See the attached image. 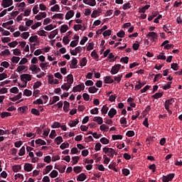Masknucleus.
<instances>
[{"instance_id":"1","label":"nucleus","mask_w":182,"mask_h":182,"mask_svg":"<svg viewBox=\"0 0 182 182\" xmlns=\"http://www.w3.org/2000/svg\"><path fill=\"white\" fill-rule=\"evenodd\" d=\"M102 151H104V153L107 154L108 157H111L112 159L114 157V153H116V151H114V149H113L112 148H109L106 146L103 148Z\"/></svg>"},{"instance_id":"2","label":"nucleus","mask_w":182,"mask_h":182,"mask_svg":"<svg viewBox=\"0 0 182 182\" xmlns=\"http://www.w3.org/2000/svg\"><path fill=\"white\" fill-rule=\"evenodd\" d=\"M21 82H31L32 80V75L23 74L20 76Z\"/></svg>"},{"instance_id":"3","label":"nucleus","mask_w":182,"mask_h":182,"mask_svg":"<svg viewBox=\"0 0 182 182\" xmlns=\"http://www.w3.org/2000/svg\"><path fill=\"white\" fill-rule=\"evenodd\" d=\"M120 68H122V65L115 64L111 69L110 73L111 75H116L119 73V70H120Z\"/></svg>"},{"instance_id":"4","label":"nucleus","mask_w":182,"mask_h":182,"mask_svg":"<svg viewBox=\"0 0 182 182\" xmlns=\"http://www.w3.org/2000/svg\"><path fill=\"white\" fill-rule=\"evenodd\" d=\"M82 90H85V84L80 83L73 88V92L76 93V92H82Z\"/></svg>"},{"instance_id":"5","label":"nucleus","mask_w":182,"mask_h":182,"mask_svg":"<svg viewBox=\"0 0 182 182\" xmlns=\"http://www.w3.org/2000/svg\"><path fill=\"white\" fill-rule=\"evenodd\" d=\"M158 35L156 32H149L146 36V38H151V41L156 42L157 41Z\"/></svg>"},{"instance_id":"6","label":"nucleus","mask_w":182,"mask_h":182,"mask_svg":"<svg viewBox=\"0 0 182 182\" xmlns=\"http://www.w3.org/2000/svg\"><path fill=\"white\" fill-rule=\"evenodd\" d=\"M14 4L13 0H3L1 3V6L4 8H8V6H11Z\"/></svg>"},{"instance_id":"7","label":"nucleus","mask_w":182,"mask_h":182,"mask_svg":"<svg viewBox=\"0 0 182 182\" xmlns=\"http://www.w3.org/2000/svg\"><path fill=\"white\" fill-rule=\"evenodd\" d=\"M116 114H117V110L114 108H111L108 112L109 117H110V119H113Z\"/></svg>"},{"instance_id":"8","label":"nucleus","mask_w":182,"mask_h":182,"mask_svg":"<svg viewBox=\"0 0 182 182\" xmlns=\"http://www.w3.org/2000/svg\"><path fill=\"white\" fill-rule=\"evenodd\" d=\"M26 72L28 70V66L26 65H19L17 67L16 72H18V73H22V71Z\"/></svg>"},{"instance_id":"9","label":"nucleus","mask_w":182,"mask_h":182,"mask_svg":"<svg viewBox=\"0 0 182 182\" xmlns=\"http://www.w3.org/2000/svg\"><path fill=\"white\" fill-rule=\"evenodd\" d=\"M83 3L90 6H96V0H83Z\"/></svg>"},{"instance_id":"10","label":"nucleus","mask_w":182,"mask_h":182,"mask_svg":"<svg viewBox=\"0 0 182 182\" xmlns=\"http://www.w3.org/2000/svg\"><path fill=\"white\" fill-rule=\"evenodd\" d=\"M104 83L106 84H112L114 83V80L112 78V76H106L104 79Z\"/></svg>"},{"instance_id":"11","label":"nucleus","mask_w":182,"mask_h":182,"mask_svg":"<svg viewBox=\"0 0 182 182\" xmlns=\"http://www.w3.org/2000/svg\"><path fill=\"white\" fill-rule=\"evenodd\" d=\"M77 65V59L75 58H73L71 60V65H70V69H76V66Z\"/></svg>"},{"instance_id":"12","label":"nucleus","mask_w":182,"mask_h":182,"mask_svg":"<svg viewBox=\"0 0 182 182\" xmlns=\"http://www.w3.org/2000/svg\"><path fill=\"white\" fill-rule=\"evenodd\" d=\"M24 170L25 171H32L33 170V166L31 164H25L24 165Z\"/></svg>"},{"instance_id":"13","label":"nucleus","mask_w":182,"mask_h":182,"mask_svg":"<svg viewBox=\"0 0 182 182\" xmlns=\"http://www.w3.org/2000/svg\"><path fill=\"white\" fill-rule=\"evenodd\" d=\"M52 168H53V166L52 165H48L46 167V168L43 169V174L45 176V174H48L51 171Z\"/></svg>"},{"instance_id":"14","label":"nucleus","mask_w":182,"mask_h":182,"mask_svg":"<svg viewBox=\"0 0 182 182\" xmlns=\"http://www.w3.org/2000/svg\"><path fill=\"white\" fill-rule=\"evenodd\" d=\"M22 97V92H19L18 95H16L13 97H10L9 100H11V102H16V100H19Z\"/></svg>"},{"instance_id":"15","label":"nucleus","mask_w":182,"mask_h":182,"mask_svg":"<svg viewBox=\"0 0 182 182\" xmlns=\"http://www.w3.org/2000/svg\"><path fill=\"white\" fill-rule=\"evenodd\" d=\"M74 15H75V11H73V10H70L65 14V19L69 20L70 19V18H73Z\"/></svg>"},{"instance_id":"16","label":"nucleus","mask_w":182,"mask_h":182,"mask_svg":"<svg viewBox=\"0 0 182 182\" xmlns=\"http://www.w3.org/2000/svg\"><path fill=\"white\" fill-rule=\"evenodd\" d=\"M70 106V103L68 101L64 102V107H63V110L65 112V113H68L69 112V107Z\"/></svg>"},{"instance_id":"17","label":"nucleus","mask_w":182,"mask_h":182,"mask_svg":"<svg viewBox=\"0 0 182 182\" xmlns=\"http://www.w3.org/2000/svg\"><path fill=\"white\" fill-rule=\"evenodd\" d=\"M93 122H96L97 124H103V118L102 117H95L93 119Z\"/></svg>"},{"instance_id":"18","label":"nucleus","mask_w":182,"mask_h":182,"mask_svg":"<svg viewBox=\"0 0 182 182\" xmlns=\"http://www.w3.org/2000/svg\"><path fill=\"white\" fill-rule=\"evenodd\" d=\"M85 178H86V174L82 173L77 176V181H85Z\"/></svg>"},{"instance_id":"19","label":"nucleus","mask_w":182,"mask_h":182,"mask_svg":"<svg viewBox=\"0 0 182 182\" xmlns=\"http://www.w3.org/2000/svg\"><path fill=\"white\" fill-rule=\"evenodd\" d=\"M77 124H79V119H76L75 121L72 120L68 123L70 127H75Z\"/></svg>"},{"instance_id":"20","label":"nucleus","mask_w":182,"mask_h":182,"mask_svg":"<svg viewBox=\"0 0 182 182\" xmlns=\"http://www.w3.org/2000/svg\"><path fill=\"white\" fill-rule=\"evenodd\" d=\"M67 82L68 85H72L73 83V75L69 74L67 76Z\"/></svg>"},{"instance_id":"21","label":"nucleus","mask_w":182,"mask_h":182,"mask_svg":"<svg viewBox=\"0 0 182 182\" xmlns=\"http://www.w3.org/2000/svg\"><path fill=\"white\" fill-rule=\"evenodd\" d=\"M107 112H109V107H107V105H103L101 109L102 114H107Z\"/></svg>"},{"instance_id":"22","label":"nucleus","mask_w":182,"mask_h":182,"mask_svg":"<svg viewBox=\"0 0 182 182\" xmlns=\"http://www.w3.org/2000/svg\"><path fill=\"white\" fill-rule=\"evenodd\" d=\"M58 174H59V173L58 172V171L53 170L51 171V173L49 174V176L51 178H55L58 177Z\"/></svg>"},{"instance_id":"23","label":"nucleus","mask_w":182,"mask_h":182,"mask_svg":"<svg viewBox=\"0 0 182 182\" xmlns=\"http://www.w3.org/2000/svg\"><path fill=\"white\" fill-rule=\"evenodd\" d=\"M55 143H56V144H58V146H59V144H60V143L63 142V138H62L61 136H57L55 139H54Z\"/></svg>"},{"instance_id":"24","label":"nucleus","mask_w":182,"mask_h":182,"mask_svg":"<svg viewBox=\"0 0 182 182\" xmlns=\"http://www.w3.org/2000/svg\"><path fill=\"white\" fill-rule=\"evenodd\" d=\"M173 82H168L165 85L162 86L164 90H168V89H171V84Z\"/></svg>"},{"instance_id":"25","label":"nucleus","mask_w":182,"mask_h":182,"mask_svg":"<svg viewBox=\"0 0 182 182\" xmlns=\"http://www.w3.org/2000/svg\"><path fill=\"white\" fill-rule=\"evenodd\" d=\"M52 19H63V14H55L52 16Z\"/></svg>"},{"instance_id":"26","label":"nucleus","mask_w":182,"mask_h":182,"mask_svg":"<svg viewBox=\"0 0 182 182\" xmlns=\"http://www.w3.org/2000/svg\"><path fill=\"white\" fill-rule=\"evenodd\" d=\"M149 8H150V5H146L144 6H143L142 8L139 9V14H144V12H146V11H147V9H149Z\"/></svg>"},{"instance_id":"27","label":"nucleus","mask_w":182,"mask_h":182,"mask_svg":"<svg viewBox=\"0 0 182 182\" xmlns=\"http://www.w3.org/2000/svg\"><path fill=\"white\" fill-rule=\"evenodd\" d=\"M122 77H123V74H119L117 76L114 77V82H117V83H120L122 80Z\"/></svg>"},{"instance_id":"28","label":"nucleus","mask_w":182,"mask_h":182,"mask_svg":"<svg viewBox=\"0 0 182 182\" xmlns=\"http://www.w3.org/2000/svg\"><path fill=\"white\" fill-rule=\"evenodd\" d=\"M60 7H59V4H55L53 7L50 8L51 12H59Z\"/></svg>"},{"instance_id":"29","label":"nucleus","mask_w":182,"mask_h":182,"mask_svg":"<svg viewBox=\"0 0 182 182\" xmlns=\"http://www.w3.org/2000/svg\"><path fill=\"white\" fill-rule=\"evenodd\" d=\"M73 28L75 31H83V26L82 24H75Z\"/></svg>"},{"instance_id":"30","label":"nucleus","mask_w":182,"mask_h":182,"mask_svg":"<svg viewBox=\"0 0 182 182\" xmlns=\"http://www.w3.org/2000/svg\"><path fill=\"white\" fill-rule=\"evenodd\" d=\"M36 144H41V146H46V141H43V139H38L35 141Z\"/></svg>"},{"instance_id":"31","label":"nucleus","mask_w":182,"mask_h":182,"mask_svg":"<svg viewBox=\"0 0 182 182\" xmlns=\"http://www.w3.org/2000/svg\"><path fill=\"white\" fill-rule=\"evenodd\" d=\"M109 168H110V170H114V171H115V173H117V168H116V164L115 162H112V164H110L108 166Z\"/></svg>"},{"instance_id":"32","label":"nucleus","mask_w":182,"mask_h":182,"mask_svg":"<svg viewBox=\"0 0 182 182\" xmlns=\"http://www.w3.org/2000/svg\"><path fill=\"white\" fill-rule=\"evenodd\" d=\"M68 29H69L68 25H63L61 26L60 31L61 33H65L68 31Z\"/></svg>"},{"instance_id":"33","label":"nucleus","mask_w":182,"mask_h":182,"mask_svg":"<svg viewBox=\"0 0 182 182\" xmlns=\"http://www.w3.org/2000/svg\"><path fill=\"white\" fill-rule=\"evenodd\" d=\"M164 92H156L155 95H152L153 99H160L162 97Z\"/></svg>"},{"instance_id":"34","label":"nucleus","mask_w":182,"mask_h":182,"mask_svg":"<svg viewBox=\"0 0 182 182\" xmlns=\"http://www.w3.org/2000/svg\"><path fill=\"white\" fill-rule=\"evenodd\" d=\"M21 168H22L21 165H15L12 167V170H13V171H14V173H18V171H19V170H21Z\"/></svg>"},{"instance_id":"35","label":"nucleus","mask_w":182,"mask_h":182,"mask_svg":"<svg viewBox=\"0 0 182 182\" xmlns=\"http://www.w3.org/2000/svg\"><path fill=\"white\" fill-rule=\"evenodd\" d=\"M41 86H42V82L41 81H37L34 83L33 86V89L36 90L38 89V87H41Z\"/></svg>"},{"instance_id":"36","label":"nucleus","mask_w":182,"mask_h":182,"mask_svg":"<svg viewBox=\"0 0 182 182\" xmlns=\"http://www.w3.org/2000/svg\"><path fill=\"white\" fill-rule=\"evenodd\" d=\"M5 55H6L7 56L9 55H11V51L9 50V49H6L4 51H1L0 53V56H5Z\"/></svg>"},{"instance_id":"37","label":"nucleus","mask_w":182,"mask_h":182,"mask_svg":"<svg viewBox=\"0 0 182 182\" xmlns=\"http://www.w3.org/2000/svg\"><path fill=\"white\" fill-rule=\"evenodd\" d=\"M97 90H99V89H97L96 87L93 86V87H90L88 89V92L89 93H96V92H97Z\"/></svg>"},{"instance_id":"38","label":"nucleus","mask_w":182,"mask_h":182,"mask_svg":"<svg viewBox=\"0 0 182 182\" xmlns=\"http://www.w3.org/2000/svg\"><path fill=\"white\" fill-rule=\"evenodd\" d=\"M100 129L102 132H107L109 130V126L103 124L100 127Z\"/></svg>"},{"instance_id":"39","label":"nucleus","mask_w":182,"mask_h":182,"mask_svg":"<svg viewBox=\"0 0 182 182\" xmlns=\"http://www.w3.org/2000/svg\"><path fill=\"white\" fill-rule=\"evenodd\" d=\"M100 141L102 143V144H109V139H107L106 137L101 138Z\"/></svg>"},{"instance_id":"40","label":"nucleus","mask_w":182,"mask_h":182,"mask_svg":"<svg viewBox=\"0 0 182 182\" xmlns=\"http://www.w3.org/2000/svg\"><path fill=\"white\" fill-rule=\"evenodd\" d=\"M80 65L81 66H86L87 63V58H86V57H84L83 58H82V60L80 61Z\"/></svg>"},{"instance_id":"41","label":"nucleus","mask_w":182,"mask_h":182,"mask_svg":"<svg viewBox=\"0 0 182 182\" xmlns=\"http://www.w3.org/2000/svg\"><path fill=\"white\" fill-rule=\"evenodd\" d=\"M59 100H60V98L59 97V96H54L53 97V100L52 102L50 103V105H55V103H56V102H59Z\"/></svg>"},{"instance_id":"42","label":"nucleus","mask_w":182,"mask_h":182,"mask_svg":"<svg viewBox=\"0 0 182 182\" xmlns=\"http://www.w3.org/2000/svg\"><path fill=\"white\" fill-rule=\"evenodd\" d=\"M161 77H163V75L161 74H156L154 78V82L155 83V82H159V80H160Z\"/></svg>"},{"instance_id":"43","label":"nucleus","mask_w":182,"mask_h":182,"mask_svg":"<svg viewBox=\"0 0 182 182\" xmlns=\"http://www.w3.org/2000/svg\"><path fill=\"white\" fill-rule=\"evenodd\" d=\"M11 116L10 112H3L1 113V119H5V117H9Z\"/></svg>"},{"instance_id":"44","label":"nucleus","mask_w":182,"mask_h":182,"mask_svg":"<svg viewBox=\"0 0 182 182\" xmlns=\"http://www.w3.org/2000/svg\"><path fill=\"white\" fill-rule=\"evenodd\" d=\"M31 113L35 116H41V112H39V110L35 108L31 109Z\"/></svg>"},{"instance_id":"45","label":"nucleus","mask_w":182,"mask_h":182,"mask_svg":"<svg viewBox=\"0 0 182 182\" xmlns=\"http://www.w3.org/2000/svg\"><path fill=\"white\" fill-rule=\"evenodd\" d=\"M21 60V58L16 57V56H13L11 58V62L12 63H18Z\"/></svg>"},{"instance_id":"46","label":"nucleus","mask_w":182,"mask_h":182,"mask_svg":"<svg viewBox=\"0 0 182 182\" xmlns=\"http://www.w3.org/2000/svg\"><path fill=\"white\" fill-rule=\"evenodd\" d=\"M28 111V107H20L18 108V112H21V113H25V112Z\"/></svg>"},{"instance_id":"47","label":"nucleus","mask_w":182,"mask_h":182,"mask_svg":"<svg viewBox=\"0 0 182 182\" xmlns=\"http://www.w3.org/2000/svg\"><path fill=\"white\" fill-rule=\"evenodd\" d=\"M156 59L161 60H166V55H164V53H161L157 57Z\"/></svg>"},{"instance_id":"48","label":"nucleus","mask_w":182,"mask_h":182,"mask_svg":"<svg viewBox=\"0 0 182 182\" xmlns=\"http://www.w3.org/2000/svg\"><path fill=\"white\" fill-rule=\"evenodd\" d=\"M124 35H126V33L123 30H121L117 33V36H118V38H124Z\"/></svg>"},{"instance_id":"49","label":"nucleus","mask_w":182,"mask_h":182,"mask_svg":"<svg viewBox=\"0 0 182 182\" xmlns=\"http://www.w3.org/2000/svg\"><path fill=\"white\" fill-rule=\"evenodd\" d=\"M52 129H59L60 127V123L58 122H55L53 124L51 125Z\"/></svg>"},{"instance_id":"50","label":"nucleus","mask_w":182,"mask_h":182,"mask_svg":"<svg viewBox=\"0 0 182 182\" xmlns=\"http://www.w3.org/2000/svg\"><path fill=\"white\" fill-rule=\"evenodd\" d=\"M42 26L41 22H37L34 25L31 26V29L35 31V29H36L37 28H39V26Z\"/></svg>"},{"instance_id":"51","label":"nucleus","mask_w":182,"mask_h":182,"mask_svg":"<svg viewBox=\"0 0 182 182\" xmlns=\"http://www.w3.org/2000/svg\"><path fill=\"white\" fill-rule=\"evenodd\" d=\"M69 146V143L64 142L60 146V149H61V150H65V149H68Z\"/></svg>"},{"instance_id":"52","label":"nucleus","mask_w":182,"mask_h":182,"mask_svg":"<svg viewBox=\"0 0 182 182\" xmlns=\"http://www.w3.org/2000/svg\"><path fill=\"white\" fill-rule=\"evenodd\" d=\"M106 29H107V26L105 25L101 29L97 31L96 33L97 35H102V32H103V31H106Z\"/></svg>"},{"instance_id":"53","label":"nucleus","mask_w":182,"mask_h":182,"mask_svg":"<svg viewBox=\"0 0 182 182\" xmlns=\"http://www.w3.org/2000/svg\"><path fill=\"white\" fill-rule=\"evenodd\" d=\"M123 139V136L122 135H112V140H122Z\"/></svg>"},{"instance_id":"54","label":"nucleus","mask_w":182,"mask_h":182,"mask_svg":"<svg viewBox=\"0 0 182 182\" xmlns=\"http://www.w3.org/2000/svg\"><path fill=\"white\" fill-rule=\"evenodd\" d=\"M33 105H43V100L41 98L33 101Z\"/></svg>"},{"instance_id":"55","label":"nucleus","mask_w":182,"mask_h":182,"mask_svg":"<svg viewBox=\"0 0 182 182\" xmlns=\"http://www.w3.org/2000/svg\"><path fill=\"white\" fill-rule=\"evenodd\" d=\"M103 36L106 38L107 36H110L112 35V30H107L102 33Z\"/></svg>"},{"instance_id":"56","label":"nucleus","mask_w":182,"mask_h":182,"mask_svg":"<svg viewBox=\"0 0 182 182\" xmlns=\"http://www.w3.org/2000/svg\"><path fill=\"white\" fill-rule=\"evenodd\" d=\"M93 48H95V43H89L88 46H87V50H92Z\"/></svg>"},{"instance_id":"57","label":"nucleus","mask_w":182,"mask_h":182,"mask_svg":"<svg viewBox=\"0 0 182 182\" xmlns=\"http://www.w3.org/2000/svg\"><path fill=\"white\" fill-rule=\"evenodd\" d=\"M23 95H25V96H27L28 97H29V96H32V91L26 89L23 92Z\"/></svg>"},{"instance_id":"58","label":"nucleus","mask_w":182,"mask_h":182,"mask_svg":"<svg viewBox=\"0 0 182 182\" xmlns=\"http://www.w3.org/2000/svg\"><path fill=\"white\" fill-rule=\"evenodd\" d=\"M21 36L23 39H28L29 38V32H23Z\"/></svg>"},{"instance_id":"59","label":"nucleus","mask_w":182,"mask_h":182,"mask_svg":"<svg viewBox=\"0 0 182 182\" xmlns=\"http://www.w3.org/2000/svg\"><path fill=\"white\" fill-rule=\"evenodd\" d=\"M18 92H19V90L16 87H14L10 89V93L16 94V93H18Z\"/></svg>"},{"instance_id":"60","label":"nucleus","mask_w":182,"mask_h":182,"mask_svg":"<svg viewBox=\"0 0 182 182\" xmlns=\"http://www.w3.org/2000/svg\"><path fill=\"white\" fill-rule=\"evenodd\" d=\"M65 170H66L65 165H61V166H60L58 171H59V173H63Z\"/></svg>"},{"instance_id":"61","label":"nucleus","mask_w":182,"mask_h":182,"mask_svg":"<svg viewBox=\"0 0 182 182\" xmlns=\"http://www.w3.org/2000/svg\"><path fill=\"white\" fill-rule=\"evenodd\" d=\"M25 146H22L18 152V156H25Z\"/></svg>"},{"instance_id":"62","label":"nucleus","mask_w":182,"mask_h":182,"mask_svg":"<svg viewBox=\"0 0 182 182\" xmlns=\"http://www.w3.org/2000/svg\"><path fill=\"white\" fill-rule=\"evenodd\" d=\"M73 171H75V173H81L82 172V167L80 166H75L73 168Z\"/></svg>"},{"instance_id":"63","label":"nucleus","mask_w":182,"mask_h":182,"mask_svg":"<svg viewBox=\"0 0 182 182\" xmlns=\"http://www.w3.org/2000/svg\"><path fill=\"white\" fill-rule=\"evenodd\" d=\"M8 46L10 48H15L16 46H18V41H12L11 43H9Z\"/></svg>"},{"instance_id":"64","label":"nucleus","mask_w":182,"mask_h":182,"mask_svg":"<svg viewBox=\"0 0 182 182\" xmlns=\"http://www.w3.org/2000/svg\"><path fill=\"white\" fill-rule=\"evenodd\" d=\"M171 68L173 70H178V64L173 63L171 65Z\"/></svg>"}]
</instances>
